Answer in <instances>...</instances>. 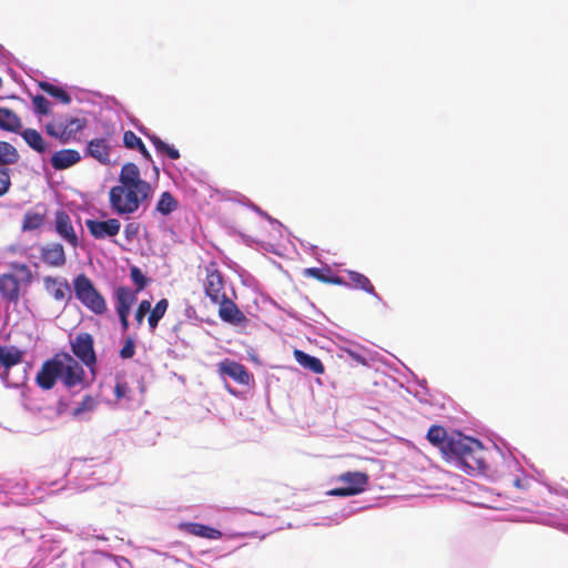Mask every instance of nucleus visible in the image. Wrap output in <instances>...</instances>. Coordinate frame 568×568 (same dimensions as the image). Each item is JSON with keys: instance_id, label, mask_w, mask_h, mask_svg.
Returning a JSON list of instances; mask_svg holds the SVG:
<instances>
[{"instance_id": "obj_42", "label": "nucleus", "mask_w": 568, "mask_h": 568, "mask_svg": "<svg viewBox=\"0 0 568 568\" xmlns=\"http://www.w3.org/2000/svg\"><path fill=\"white\" fill-rule=\"evenodd\" d=\"M11 186V178L8 169H0V196L4 195Z\"/></svg>"}, {"instance_id": "obj_35", "label": "nucleus", "mask_w": 568, "mask_h": 568, "mask_svg": "<svg viewBox=\"0 0 568 568\" xmlns=\"http://www.w3.org/2000/svg\"><path fill=\"white\" fill-rule=\"evenodd\" d=\"M130 277H131L133 284L135 285V291L134 292H136V293L141 292L142 290H144L145 286L149 283V280L143 274L141 268L135 266V265L130 267Z\"/></svg>"}, {"instance_id": "obj_21", "label": "nucleus", "mask_w": 568, "mask_h": 568, "mask_svg": "<svg viewBox=\"0 0 568 568\" xmlns=\"http://www.w3.org/2000/svg\"><path fill=\"white\" fill-rule=\"evenodd\" d=\"M44 290L58 302L67 298L70 294V285L65 278H59L53 276L43 277Z\"/></svg>"}, {"instance_id": "obj_48", "label": "nucleus", "mask_w": 568, "mask_h": 568, "mask_svg": "<svg viewBox=\"0 0 568 568\" xmlns=\"http://www.w3.org/2000/svg\"><path fill=\"white\" fill-rule=\"evenodd\" d=\"M514 485L517 487V488H524V485L521 483V480L519 478H516L514 480Z\"/></svg>"}, {"instance_id": "obj_43", "label": "nucleus", "mask_w": 568, "mask_h": 568, "mask_svg": "<svg viewBox=\"0 0 568 568\" xmlns=\"http://www.w3.org/2000/svg\"><path fill=\"white\" fill-rule=\"evenodd\" d=\"M129 392L126 383H116L114 387V395L118 399L125 397Z\"/></svg>"}, {"instance_id": "obj_24", "label": "nucleus", "mask_w": 568, "mask_h": 568, "mask_svg": "<svg viewBox=\"0 0 568 568\" xmlns=\"http://www.w3.org/2000/svg\"><path fill=\"white\" fill-rule=\"evenodd\" d=\"M47 211L44 207L42 210H29L26 212L21 229L22 231H34L41 227L45 221Z\"/></svg>"}, {"instance_id": "obj_34", "label": "nucleus", "mask_w": 568, "mask_h": 568, "mask_svg": "<svg viewBox=\"0 0 568 568\" xmlns=\"http://www.w3.org/2000/svg\"><path fill=\"white\" fill-rule=\"evenodd\" d=\"M178 207V202L170 192H163L156 203V210L163 215L172 213Z\"/></svg>"}, {"instance_id": "obj_15", "label": "nucleus", "mask_w": 568, "mask_h": 568, "mask_svg": "<svg viewBox=\"0 0 568 568\" xmlns=\"http://www.w3.org/2000/svg\"><path fill=\"white\" fill-rule=\"evenodd\" d=\"M24 352L17 346L0 345V378L7 381L10 369L22 363Z\"/></svg>"}, {"instance_id": "obj_18", "label": "nucleus", "mask_w": 568, "mask_h": 568, "mask_svg": "<svg viewBox=\"0 0 568 568\" xmlns=\"http://www.w3.org/2000/svg\"><path fill=\"white\" fill-rule=\"evenodd\" d=\"M474 438L462 435L460 433L452 434L448 443H446L443 455L450 460L458 462L467 450L469 443Z\"/></svg>"}, {"instance_id": "obj_26", "label": "nucleus", "mask_w": 568, "mask_h": 568, "mask_svg": "<svg viewBox=\"0 0 568 568\" xmlns=\"http://www.w3.org/2000/svg\"><path fill=\"white\" fill-rule=\"evenodd\" d=\"M449 437L450 435H448L446 428L440 425H432L426 435L427 440L442 453L444 452Z\"/></svg>"}, {"instance_id": "obj_11", "label": "nucleus", "mask_w": 568, "mask_h": 568, "mask_svg": "<svg viewBox=\"0 0 568 568\" xmlns=\"http://www.w3.org/2000/svg\"><path fill=\"white\" fill-rule=\"evenodd\" d=\"M112 133L90 140L85 148V154L103 165L111 163Z\"/></svg>"}, {"instance_id": "obj_39", "label": "nucleus", "mask_w": 568, "mask_h": 568, "mask_svg": "<svg viewBox=\"0 0 568 568\" xmlns=\"http://www.w3.org/2000/svg\"><path fill=\"white\" fill-rule=\"evenodd\" d=\"M151 311V303L148 300H143L140 302L134 317L138 326H141L143 324L145 315Z\"/></svg>"}, {"instance_id": "obj_17", "label": "nucleus", "mask_w": 568, "mask_h": 568, "mask_svg": "<svg viewBox=\"0 0 568 568\" xmlns=\"http://www.w3.org/2000/svg\"><path fill=\"white\" fill-rule=\"evenodd\" d=\"M216 304L219 305V316L223 322L240 325L247 321L244 313L229 296L220 300Z\"/></svg>"}, {"instance_id": "obj_12", "label": "nucleus", "mask_w": 568, "mask_h": 568, "mask_svg": "<svg viewBox=\"0 0 568 568\" xmlns=\"http://www.w3.org/2000/svg\"><path fill=\"white\" fill-rule=\"evenodd\" d=\"M39 258L48 267L61 268L67 264V254L59 242H49L39 247Z\"/></svg>"}, {"instance_id": "obj_23", "label": "nucleus", "mask_w": 568, "mask_h": 568, "mask_svg": "<svg viewBox=\"0 0 568 568\" xmlns=\"http://www.w3.org/2000/svg\"><path fill=\"white\" fill-rule=\"evenodd\" d=\"M293 356L303 368L314 374H324L325 367L320 358L308 355L301 349H294Z\"/></svg>"}, {"instance_id": "obj_6", "label": "nucleus", "mask_w": 568, "mask_h": 568, "mask_svg": "<svg viewBox=\"0 0 568 568\" xmlns=\"http://www.w3.org/2000/svg\"><path fill=\"white\" fill-rule=\"evenodd\" d=\"M343 486L331 489L327 494L336 497H348L361 494L368 484V475L364 471H346L337 477Z\"/></svg>"}, {"instance_id": "obj_13", "label": "nucleus", "mask_w": 568, "mask_h": 568, "mask_svg": "<svg viewBox=\"0 0 568 568\" xmlns=\"http://www.w3.org/2000/svg\"><path fill=\"white\" fill-rule=\"evenodd\" d=\"M85 226L93 239L101 241L116 236L121 222L114 217L104 221L89 219L85 221Z\"/></svg>"}, {"instance_id": "obj_10", "label": "nucleus", "mask_w": 568, "mask_h": 568, "mask_svg": "<svg viewBox=\"0 0 568 568\" xmlns=\"http://www.w3.org/2000/svg\"><path fill=\"white\" fill-rule=\"evenodd\" d=\"M54 231L72 248L80 246V239L73 227L71 216L64 210L55 212Z\"/></svg>"}, {"instance_id": "obj_7", "label": "nucleus", "mask_w": 568, "mask_h": 568, "mask_svg": "<svg viewBox=\"0 0 568 568\" xmlns=\"http://www.w3.org/2000/svg\"><path fill=\"white\" fill-rule=\"evenodd\" d=\"M205 278L203 280V290L212 304L227 296L225 291V278L219 270L215 262L209 263L205 267Z\"/></svg>"}, {"instance_id": "obj_3", "label": "nucleus", "mask_w": 568, "mask_h": 568, "mask_svg": "<svg viewBox=\"0 0 568 568\" xmlns=\"http://www.w3.org/2000/svg\"><path fill=\"white\" fill-rule=\"evenodd\" d=\"M60 382L67 389H83L89 386L82 363L69 353H58Z\"/></svg>"}, {"instance_id": "obj_31", "label": "nucleus", "mask_w": 568, "mask_h": 568, "mask_svg": "<svg viewBox=\"0 0 568 568\" xmlns=\"http://www.w3.org/2000/svg\"><path fill=\"white\" fill-rule=\"evenodd\" d=\"M19 153L17 149L6 141H0V165H10L17 163Z\"/></svg>"}, {"instance_id": "obj_16", "label": "nucleus", "mask_w": 568, "mask_h": 568, "mask_svg": "<svg viewBox=\"0 0 568 568\" xmlns=\"http://www.w3.org/2000/svg\"><path fill=\"white\" fill-rule=\"evenodd\" d=\"M217 366L220 374L231 377L237 384L248 385L252 379V375L247 368L235 361L226 358L220 362Z\"/></svg>"}, {"instance_id": "obj_36", "label": "nucleus", "mask_w": 568, "mask_h": 568, "mask_svg": "<svg viewBox=\"0 0 568 568\" xmlns=\"http://www.w3.org/2000/svg\"><path fill=\"white\" fill-rule=\"evenodd\" d=\"M97 406L95 399L91 395H85L78 406L73 409V416L78 417L84 412L93 410Z\"/></svg>"}, {"instance_id": "obj_40", "label": "nucleus", "mask_w": 568, "mask_h": 568, "mask_svg": "<svg viewBox=\"0 0 568 568\" xmlns=\"http://www.w3.org/2000/svg\"><path fill=\"white\" fill-rule=\"evenodd\" d=\"M124 237L128 242L135 240L140 233V224L136 222H130L124 226Z\"/></svg>"}, {"instance_id": "obj_45", "label": "nucleus", "mask_w": 568, "mask_h": 568, "mask_svg": "<svg viewBox=\"0 0 568 568\" xmlns=\"http://www.w3.org/2000/svg\"><path fill=\"white\" fill-rule=\"evenodd\" d=\"M136 150L140 151L141 155L146 160V161H152V156L150 154V152L148 151V149L145 148L144 143L141 144V146H139Z\"/></svg>"}, {"instance_id": "obj_5", "label": "nucleus", "mask_w": 568, "mask_h": 568, "mask_svg": "<svg viewBox=\"0 0 568 568\" xmlns=\"http://www.w3.org/2000/svg\"><path fill=\"white\" fill-rule=\"evenodd\" d=\"M85 125L87 120L84 118H54L45 124V132L60 142L68 143L71 140H75L77 134L80 133Z\"/></svg>"}, {"instance_id": "obj_22", "label": "nucleus", "mask_w": 568, "mask_h": 568, "mask_svg": "<svg viewBox=\"0 0 568 568\" xmlns=\"http://www.w3.org/2000/svg\"><path fill=\"white\" fill-rule=\"evenodd\" d=\"M179 528L184 532L206 539H219L222 537L220 530L199 523H182L179 525Z\"/></svg>"}, {"instance_id": "obj_33", "label": "nucleus", "mask_w": 568, "mask_h": 568, "mask_svg": "<svg viewBox=\"0 0 568 568\" xmlns=\"http://www.w3.org/2000/svg\"><path fill=\"white\" fill-rule=\"evenodd\" d=\"M116 304L132 307L136 302V292L128 286H119L115 291Z\"/></svg>"}, {"instance_id": "obj_2", "label": "nucleus", "mask_w": 568, "mask_h": 568, "mask_svg": "<svg viewBox=\"0 0 568 568\" xmlns=\"http://www.w3.org/2000/svg\"><path fill=\"white\" fill-rule=\"evenodd\" d=\"M10 271L0 274V296L6 303L17 304L33 282V274L24 263L12 262Z\"/></svg>"}, {"instance_id": "obj_29", "label": "nucleus", "mask_w": 568, "mask_h": 568, "mask_svg": "<svg viewBox=\"0 0 568 568\" xmlns=\"http://www.w3.org/2000/svg\"><path fill=\"white\" fill-rule=\"evenodd\" d=\"M39 87L43 92L48 93L63 104H69L71 102V95L61 87L54 85L47 81L40 82Z\"/></svg>"}, {"instance_id": "obj_47", "label": "nucleus", "mask_w": 568, "mask_h": 568, "mask_svg": "<svg viewBox=\"0 0 568 568\" xmlns=\"http://www.w3.org/2000/svg\"><path fill=\"white\" fill-rule=\"evenodd\" d=\"M120 323L122 331L126 332L129 329V317H121Z\"/></svg>"}, {"instance_id": "obj_25", "label": "nucleus", "mask_w": 568, "mask_h": 568, "mask_svg": "<svg viewBox=\"0 0 568 568\" xmlns=\"http://www.w3.org/2000/svg\"><path fill=\"white\" fill-rule=\"evenodd\" d=\"M22 128L21 119L8 108H0V129L8 132H19Z\"/></svg>"}, {"instance_id": "obj_14", "label": "nucleus", "mask_w": 568, "mask_h": 568, "mask_svg": "<svg viewBox=\"0 0 568 568\" xmlns=\"http://www.w3.org/2000/svg\"><path fill=\"white\" fill-rule=\"evenodd\" d=\"M60 381L58 354L53 358L45 361L37 374L36 381L40 388L51 389L57 381Z\"/></svg>"}, {"instance_id": "obj_32", "label": "nucleus", "mask_w": 568, "mask_h": 568, "mask_svg": "<svg viewBox=\"0 0 568 568\" xmlns=\"http://www.w3.org/2000/svg\"><path fill=\"white\" fill-rule=\"evenodd\" d=\"M150 141L152 142L153 146L155 148L156 152L165 154L171 160H178L180 158V152L174 146L165 143L163 140H161L156 135L150 136Z\"/></svg>"}, {"instance_id": "obj_38", "label": "nucleus", "mask_w": 568, "mask_h": 568, "mask_svg": "<svg viewBox=\"0 0 568 568\" xmlns=\"http://www.w3.org/2000/svg\"><path fill=\"white\" fill-rule=\"evenodd\" d=\"M142 140L131 130L123 134V144L126 149L136 150L142 144Z\"/></svg>"}, {"instance_id": "obj_44", "label": "nucleus", "mask_w": 568, "mask_h": 568, "mask_svg": "<svg viewBox=\"0 0 568 568\" xmlns=\"http://www.w3.org/2000/svg\"><path fill=\"white\" fill-rule=\"evenodd\" d=\"M116 313L119 315V318L121 317H129L131 307L122 306V305H115Z\"/></svg>"}, {"instance_id": "obj_28", "label": "nucleus", "mask_w": 568, "mask_h": 568, "mask_svg": "<svg viewBox=\"0 0 568 568\" xmlns=\"http://www.w3.org/2000/svg\"><path fill=\"white\" fill-rule=\"evenodd\" d=\"M347 274L352 287L363 290L366 293L373 295L374 297L378 300L381 298L376 293L374 285L371 283L367 276L356 271H347Z\"/></svg>"}, {"instance_id": "obj_1", "label": "nucleus", "mask_w": 568, "mask_h": 568, "mask_svg": "<svg viewBox=\"0 0 568 568\" xmlns=\"http://www.w3.org/2000/svg\"><path fill=\"white\" fill-rule=\"evenodd\" d=\"M151 194V184L142 179L139 166L126 162L121 168L118 184L109 191V204L118 215H131Z\"/></svg>"}, {"instance_id": "obj_30", "label": "nucleus", "mask_w": 568, "mask_h": 568, "mask_svg": "<svg viewBox=\"0 0 568 568\" xmlns=\"http://www.w3.org/2000/svg\"><path fill=\"white\" fill-rule=\"evenodd\" d=\"M169 307V302L166 298L160 300L155 306L149 312L148 323L151 331H154L160 322V320L164 316L166 310Z\"/></svg>"}, {"instance_id": "obj_9", "label": "nucleus", "mask_w": 568, "mask_h": 568, "mask_svg": "<svg viewBox=\"0 0 568 568\" xmlns=\"http://www.w3.org/2000/svg\"><path fill=\"white\" fill-rule=\"evenodd\" d=\"M469 446L457 464L466 473L481 471L486 468L485 452L481 443L477 439L468 442Z\"/></svg>"}, {"instance_id": "obj_46", "label": "nucleus", "mask_w": 568, "mask_h": 568, "mask_svg": "<svg viewBox=\"0 0 568 568\" xmlns=\"http://www.w3.org/2000/svg\"><path fill=\"white\" fill-rule=\"evenodd\" d=\"M348 354H349V355H351V357H352L353 359H355L357 363H361V364H363V365H366V359H365L362 355H359V354H357V353H355V352H348Z\"/></svg>"}, {"instance_id": "obj_8", "label": "nucleus", "mask_w": 568, "mask_h": 568, "mask_svg": "<svg viewBox=\"0 0 568 568\" xmlns=\"http://www.w3.org/2000/svg\"><path fill=\"white\" fill-rule=\"evenodd\" d=\"M70 346L73 355L94 375L97 356L92 335L87 332H81L70 341Z\"/></svg>"}, {"instance_id": "obj_37", "label": "nucleus", "mask_w": 568, "mask_h": 568, "mask_svg": "<svg viewBox=\"0 0 568 568\" xmlns=\"http://www.w3.org/2000/svg\"><path fill=\"white\" fill-rule=\"evenodd\" d=\"M32 104L36 113L41 115H48L50 113V102L43 95H34L32 98Z\"/></svg>"}, {"instance_id": "obj_41", "label": "nucleus", "mask_w": 568, "mask_h": 568, "mask_svg": "<svg viewBox=\"0 0 568 568\" xmlns=\"http://www.w3.org/2000/svg\"><path fill=\"white\" fill-rule=\"evenodd\" d=\"M135 353V344L131 337H128L123 347L120 349V357L123 359L132 358Z\"/></svg>"}, {"instance_id": "obj_19", "label": "nucleus", "mask_w": 568, "mask_h": 568, "mask_svg": "<svg viewBox=\"0 0 568 568\" xmlns=\"http://www.w3.org/2000/svg\"><path fill=\"white\" fill-rule=\"evenodd\" d=\"M303 275L312 277L324 284H333L338 286H347L348 284L343 277L333 273L329 266L325 267H308L303 271Z\"/></svg>"}, {"instance_id": "obj_27", "label": "nucleus", "mask_w": 568, "mask_h": 568, "mask_svg": "<svg viewBox=\"0 0 568 568\" xmlns=\"http://www.w3.org/2000/svg\"><path fill=\"white\" fill-rule=\"evenodd\" d=\"M21 136L23 138L24 142L36 152L44 153L48 151L47 142L37 130L26 129L21 132Z\"/></svg>"}, {"instance_id": "obj_20", "label": "nucleus", "mask_w": 568, "mask_h": 568, "mask_svg": "<svg viewBox=\"0 0 568 568\" xmlns=\"http://www.w3.org/2000/svg\"><path fill=\"white\" fill-rule=\"evenodd\" d=\"M81 161L79 151L63 149L52 154L50 163L54 170H67Z\"/></svg>"}, {"instance_id": "obj_4", "label": "nucleus", "mask_w": 568, "mask_h": 568, "mask_svg": "<svg viewBox=\"0 0 568 568\" xmlns=\"http://www.w3.org/2000/svg\"><path fill=\"white\" fill-rule=\"evenodd\" d=\"M77 298L91 312L102 315L106 311L104 297L93 286L91 280L84 274L78 275L73 281Z\"/></svg>"}]
</instances>
